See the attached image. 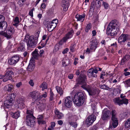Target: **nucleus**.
Here are the masks:
<instances>
[{
    "mask_svg": "<svg viewBox=\"0 0 130 130\" xmlns=\"http://www.w3.org/2000/svg\"><path fill=\"white\" fill-rule=\"evenodd\" d=\"M5 17L2 15H0V23L5 21Z\"/></svg>",
    "mask_w": 130,
    "mask_h": 130,
    "instance_id": "09e8293b",
    "label": "nucleus"
},
{
    "mask_svg": "<svg viewBox=\"0 0 130 130\" xmlns=\"http://www.w3.org/2000/svg\"><path fill=\"white\" fill-rule=\"evenodd\" d=\"M69 6V1L68 0H63L62 2V6L64 11H67Z\"/></svg>",
    "mask_w": 130,
    "mask_h": 130,
    "instance_id": "6ab92c4d",
    "label": "nucleus"
},
{
    "mask_svg": "<svg viewBox=\"0 0 130 130\" xmlns=\"http://www.w3.org/2000/svg\"><path fill=\"white\" fill-rule=\"evenodd\" d=\"M130 39V36L127 34H122L118 39L119 43L124 42L126 40Z\"/></svg>",
    "mask_w": 130,
    "mask_h": 130,
    "instance_id": "2eb2a0df",
    "label": "nucleus"
},
{
    "mask_svg": "<svg viewBox=\"0 0 130 130\" xmlns=\"http://www.w3.org/2000/svg\"><path fill=\"white\" fill-rule=\"evenodd\" d=\"M40 93L39 91H35L29 93V96L34 99L35 101H39L41 100Z\"/></svg>",
    "mask_w": 130,
    "mask_h": 130,
    "instance_id": "6e6552de",
    "label": "nucleus"
},
{
    "mask_svg": "<svg viewBox=\"0 0 130 130\" xmlns=\"http://www.w3.org/2000/svg\"><path fill=\"white\" fill-rule=\"evenodd\" d=\"M15 96L14 93L9 94L7 96V99L4 103V105L7 108L11 107L14 102V100Z\"/></svg>",
    "mask_w": 130,
    "mask_h": 130,
    "instance_id": "39448f33",
    "label": "nucleus"
},
{
    "mask_svg": "<svg viewBox=\"0 0 130 130\" xmlns=\"http://www.w3.org/2000/svg\"><path fill=\"white\" fill-rule=\"evenodd\" d=\"M96 7L97 8H99L100 7L101 5V2L99 0H96L95 2Z\"/></svg>",
    "mask_w": 130,
    "mask_h": 130,
    "instance_id": "37998d69",
    "label": "nucleus"
},
{
    "mask_svg": "<svg viewBox=\"0 0 130 130\" xmlns=\"http://www.w3.org/2000/svg\"><path fill=\"white\" fill-rule=\"evenodd\" d=\"M92 69H90L88 70L87 72V75L89 78H91L92 77H96L97 76L96 74H94L92 71Z\"/></svg>",
    "mask_w": 130,
    "mask_h": 130,
    "instance_id": "393cba45",
    "label": "nucleus"
},
{
    "mask_svg": "<svg viewBox=\"0 0 130 130\" xmlns=\"http://www.w3.org/2000/svg\"><path fill=\"white\" fill-rule=\"evenodd\" d=\"M70 63L69 60L68 58H64L62 60V62L63 66L66 67Z\"/></svg>",
    "mask_w": 130,
    "mask_h": 130,
    "instance_id": "cd10ccee",
    "label": "nucleus"
},
{
    "mask_svg": "<svg viewBox=\"0 0 130 130\" xmlns=\"http://www.w3.org/2000/svg\"><path fill=\"white\" fill-rule=\"evenodd\" d=\"M120 26V23L117 20H114L111 21L107 26V33L111 36L116 35Z\"/></svg>",
    "mask_w": 130,
    "mask_h": 130,
    "instance_id": "f257e3e1",
    "label": "nucleus"
},
{
    "mask_svg": "<svg viewBox=\"0 0 130 130\" xmlns=\"http://www.w3.org/2000/svg\"><path fill=\"white\" fill-rule=\"evenodd\" d=\"M43 116L42 115H39L37 118V119L38 120H42L43 119Z\"/></svg>",
    "mask_w": 130,
    "mask_h": 130,
    "instance_id": "338daca9",
    "label": "nucleus"
},
{
    "mask_svg": "<svg viewBox=\"0 0 130 130\" xmlns=\"http://www.w3.org/2000/svg\"><path fill=\"white\" fill-rule=\"evenodd\" d=\"M18 3L20 6H22L24 5V3L22 2L20 0H19Z\"/></svg>",
    "mask_w": 130,
    "mask_h": 130,
    "instance_id": "e2e57ef3",
    "label": "nucleus"
},
{
    "mask_svg": "<svg viewBox=\"0 0 130 130\" xmlns=\"http://www.w3.org/2000/svg\"><path fill=\"white\" fill-rule=\"evenodd\" d=\"M4 77L3 79V81L4 82H6L8 80L12 79L10 76H9L8 75H6V74L4 75Z\"/></svg>",
    "mask_w": 130,
    "mask_h": 130,
    "instance_id": "58836bf2",
    "label": "nucleus"
},
{
    "mask_svg": "<svg viewBox=\"0 0 130 130\" xmlns=\"http://www.w3.org/2000/svg\"><path fill=\"white\" fill-rule=\"evenodd\" d=\"M4 77L3 79V81L4 82H6L8 80L12 79L10 76H9L8 75H6V74L4 75Z\"/></svg>",
    "mask_w": 130,
    "mask_h": 130,
    "instance_id": "4c0bfd02",
    "label": "nucleus"
},
{
    "mask_svg": "<svg viewBox=\"0 0 130 130\" xmlns=\"http://www.w3.org/2000/svg\"><path fill=\"white\" fill-rule=\"evenodd\" d=\"M98 43L96 39H93L90 42V49L94 51L98 47Z\"/></svg>",
    "mask_w": 130,
    "mask_h": 130,
    "instance_id": "dca6fc26",
    "label": "nucleus"
},
{
    "mask_svg": "<svg viewBox=\"0 0 130 130\" xmlns=\"http://www.w3.org/2000/svg\"><path fill=\"white\" fill-rule=\"evenodd\" d=\"M7 86L8 87L7 91L9 92L11 91L13 89V86L11 84H9L7 85Z\"/></svg>",
    "mask_w": 130,
    "mask_h": 130,
    "instance_id": "79ce46f5",
    "label": "nucleus"
},
{
    "mask_svg": "<svg viewBox=\"0 0 130 130\" xmlns=\"http://www.w3.org/2000/svg\"><path fill=\"white\" fill-rule=\"evenodd\" d=\"M85 14L84 13L82 15L77 14L76 16V18L77 19V21L83 22L85 18Z\"/></svg>",
    "mask_w": 130,
    "mask_h": 130,
    "instance_id": "4be33fe9",
    "label": "nucleus"
},
{
    "mask_svg": "<svg viewBox=\"0 0 130 130\" xmlns=\"http://www.w3.org/2000/svg\"><path fill=\"white\" fill-rule=\"evenodd\" d=\"M91 23H89L87 24L85 28V31L87 32H88L89 30L91 28Z\"/></svg>",
    "mask_w": 130,
    "mask_h": 130,
    "instance_id": "a18cd8bd",
    "label": "nucleus"
},
{
    "mask_svg": "<svg viewBox=\"0 0 130 130\" xmlns=\"http://www.w3.org/2000/svg\"><path fill=\"white\" fill-rule=\"evenodd\" d=\"M33 60L31 59L30 60L29 63L27 68V70L29 71H32L35 67V65L34 63Z\"/></svg>",
    "mask_w": 130,
    "mask_h": 130,
    "instance_id": "aec40b11",
    "label": "nucleus"
},
{
    "mask_svg": "<svg viewBox=\"0 0 130 130\" xmlns=\"http://www.w3.org/2000/svg\"><path fill=\"white\" fill-rule=\"evenodd\" d=\"M57 58H54L52 60V63L53 64H55L56 63H57Z\"/></svg>",
    "mask_w": 130,
    "mask_h": 130,
    "instance_id": "603ef678",
    "label": "nucleus"
},
{
    "mask_svg": "<svg viewBox=\"0 0 130 130\" xmlns=\"http://www.w3.org/2000/svg\"><path fill=\"white\" fill-rule=\"evenodd\" d=\"M111 119L112 121V125H110L109 128L112 129L116 127L118 124V123L117 118H112Z\"/></svg>",
    "mask_w": 130,
    "mask_h": 130,
    "instance_id": "a211bd4d",
    "label": "nucleus"
},
{
    "mask_svg": "<svg viewBox=\"0 0 130 130\" xmlns=\"http://www.w3.org/2000/svg\"><path fill=\"white\" fill-rule=\"evenodd\" d=\"M19 56L17 55L14 56L8 60V62L10 65H14L19 61Z\"/></svg>",
    "mask_w": 130,
    "mask_h": 130,
    "instance_id": "ddd939ff",
    "label": "nucleus"
},
{
    "mask_svg": "<svg viewBox=\"0 0 130 130\" xmlns=\"http://www.w3.org/2000/svg\"><path fill=\"white\" fill-rule=\"evenodd\" d=\"M20 22L19 21V17H16L13 20L12 22V25L16 27L18 26Z\"/></svg>",
    "mask_w": 130,
    "mask_h": 130,
    "instance_id": "bb28decb",
    "label": "nucleus"
},
{
    "mask_svg": "<svg viewBox=\"0 0 130 130\" xmlns=\"http://www.w3.org/2000/svg\"><path fill=\"white\" fill-rule=\"evenodd\" d=\"M57 22L58 20L57 19H54L51 21L50 31H52L56 27Z\"/></svg>",
    "mask_w": 130,
    "mask_h": 130,
    "instance_id": "5701e85b",
    "label": "nucleus"
},
{
    "mask_svg": "<svg viewBox=\"0 0 130 130\" xmlns=\"http://www.w3.org/2000/svg\"><path fill=\"white\" fill-rule=\"evenodd\" d=\"M59 49V48L58 45H56L54 48V52H56L58 51Z\"/></svg>",
    "mask_w": 130,
    "mask_h": 130,
    "instance_id": "13d9d810",
    "label": "nucleus"
},
{
    "mask_svg": "<svg viewBox=\"0 0 130 130\" xmlns=\"http://www.w3.org/2000/svg\"><path fill=\"white\" fill-rule=\"evenodd\" d=\"M73 101L77 106L82 105L84 102V95L83 93L81 92L76 93L74 97Z\"/></svg>",
    "mask_w": 130,
    "mask_h": 130,
    "instance_id": "20e7f679",
    "label": "nucleus"
},
{
    "mask_svg": "<svg viewBox=\"0 0 130 130\" xmlns=\"http://www.w3.org/2000/svg\"><path fill=\"white\" fill-rule=\"evenodd\" d=\"M45 23V26L47 27L48 30H50V25L51 24V21H47Z\"/></svg>",
    "mask_w": 130,
    "mask_h": 130,
    "instance_id": "a19ab883",
    "label": "nucleus"
},
{
    "mask_svg": "<svg viewBox=\"0 0 130 130\" xmlns=\"http://www.w3.org/2000/svg\"><path fill=\"white\" fill-rule=\"evenodd\" d=\"M130 59V56L129 55L126 54L124 56L122 59L121 63V65L123 64L126 61H127Z\"/></svg>",
    "mask_w": 130,
    "mask_h": 130,
    "instance_id": "b1692460",
    "label": "nucleus"
},
{
    "mask_svg": "<svg viewBox=\"0 0 130 130\" xmlns=\"http://www.w3.org/2000/svg\"><path fill=\"white\" fill-rule=\"evenodd\" d=\"M86 76L85 75H81L79 78L76 79V81L78 84L82 85L81 87L84 89L86 90L90 95H95L96 93V91L99 92V90L98 89L87 88L86 82Z\"/></svg>",
    "mask_w": 130,
    "mask_h": 130,
    "instance_id": "f03ea898",
    "label": "nucleus"
},
{
    "mask_svg": "<svg viewBox=\"0 0 130 130\" xmlns=\"http://www.w3.org/2000/svg\"><path fill=\"white\" fill-rule=\"evenodd\" d=\"M111 117V111L109 110H104L102 112L101 118L103 121H107Z\"/></svg>",
    "mask_w": 130,
    "mask_h": 130,
    "instance_id": "0eeeda50",
    "label": "nucleus"
},
{
    "mask_svg": "<svg viewBox=\"0 0 130 130\" xmlns=\"http://www.w3.org/2000/svg\"><path fill=\"white\" fill-rule=\"evenodd\" d=\"M65 106L68 108L71 107L72 104V96H70L66 97L64 99Z\"/></svg>",
    "mask_w": 130,
    "mask_h": 130,
    "instance_id": "f8f14e48",
    "label": "nucleus"
},
{
    "mask_svg": "<svg viewBox=\"0 0 130 130\" xmlns=\"http://www.w3.org/2000/svg\"><path fill=\"white\" fill-rule=\"evenodd\" d=\"M24 103H23L19 104H18L19 107H20L21 109L24 108L25 107V105Z\"/></svg>",
    "mask_w": 130,
    "mask_h": 130,
    "instance_id": "864d4df0",
    "label": "nucleus"
},
{
    "mask_svg": "<svg viewBox=\"0 0 130 130\" xmlns=\"http://www.w3.org/2000/svg\"><path fill=\"white\" fill-rule=\"evenodd\" d=\"M39 32H37L34 36L30 37L28 35L25 36L24 40L26 41L28 47H34L37 44Z\"/></svg>",
    "mask_w": 130,
    "mask_h": 130,
    "instance_id": "7ed1b4c3",
    "label": "nucleus"
},
{
    "mask_svg": "<svg viewBox=\"0 0 130 130\" xmlns=\"http://www.w3.org/2000/svg\"><path fill=\"white\" fill-rule=\"evenodd\" d=\"M7 26L6 22L5 21L0 23V34H2L6 29Z\"/></svg>",
    "mask_w": 130,
    "mask_h": 130,
    "instance_id": "f3484780",
    "label": "nucleus"
},
{
    "mask_svg": "<svg viewBox=\"0 0 130 130\" xmlns=\"http://www.w3.org/2000/svg\"><path fill=\"white\" fill-rule=\"evenodd\" d=\"M38 122L39 124H44L45 123V122L43 120H38Z\"/></svg>",
    "mask_w": 130,
    "mask_h": 130,
    "instance_id": "3c124183",
    "label": "nucleus"
},
{
    "mask_svg": "<svg viewBox=\"0 0 130 130\" xmlns=\"http://www.w3.org/2000/svg\"><path fill=\"white\" fill-rule=\"evenodd\" d=\"M96 120L95 116L92 114L89 116L86 120V124L89 126L91 125Z\"/></svg>",
    "mask_w": 130,
    "mask_h": 130,
    "instance_id": "4468645a",
    "label": "nucleus"
},
{
    "mask_svg": "<svg viewBox=\"0 0 130 130\" xmlns=\"http://www.w3.org/2000/svg\"><path fill=\"white\" fill-rule=\"evenodd\" d=\"M57 122L58 124L60 125H62L63 124V122L61 120H58Z\"/></svg>",
    "mask_w": 130,
    "mask_h": 130,
    "instance_id": "69168bd1",
    "label": "nucleus"
},
{
    "mask_svg": "<svg viewBox=\"0 0 130 130\" xmlns=\"http://www.w3.org/2000/svg\"><path fill=\"white\" fill-rule=\"evenodd\" d=\"M95 3L94 1H93L91 2L89 11V13H92V12L94 11V9L96 7Z\"/></svg>",
    "mask_w": 130,
    "mask_h": 130,
    "instance_id": "c85d7f7f",
    "label": "nucleus"
},
{
    "mask_svg": "<svg viewBox=\"0 0 130 130\" xmlns=\"http://www.w3.org/2000/svg\"><path fill=\"white\" fill-rule=\"evenodd\" d=\"M74 31L73 30H71L68 32L63 37L62 39L58 43L59 45H62L64 42H66L67 40L71 38L73 35Z\"/></svg>",
    "mask_w": 130,
    "mask_h": 130,
    "instance_id": "423d86ee",
    "label": "nucleus"
},
{
    "mask_svg": "<svg viewBox=\"0 0 130 130\" xmlns=\"http://www.w3.org/2000/svg\"><path fill=\"white\" fill-rule=\"evenodd\" d=\"M69 123L70 125L75 128L77 126V124L76 122L69 121Z\"/></svg>",
    "mask_w": 130,
    "mask_h": 130,
    "instance_id": "c03bdc74",
    "label": "nucleus"
},
{
    "mask_svg": "<svg viewBox=\"0 0 130 130\" xmlns=\"http://www.w3.org/2000/svg\"><path fill=\"white\" fill-rule=\"evenodd\" d=\"M111 118H117V112L114 109H112L111 111Z\"/></svg>",
    "mask_w": 130,
    "mask_h": 130,
    "instance_id": "7c9ffc66",
    "label": "nucleus"
},
{
    "mask_svg": "<svg viewBox=\"0 0 130 130\" xmlns=\"http://www.w3.org/2000/svg\"><path fill=\"white\" fill-rule=\"evenodd\" d=\"M54 112L57 117L58 119H62L63 117V114L57 109L56 108L54 111Z\"/></svg>",
    "mask_w": 130,
    "mask_h": 130,
    "instance_id": "412c9836",
    "label": "nucleus"
},
{
    "mask_svg": "<svg viewBox=\"0 0 130 130\" xmlns=\"http://www.w3.org/2000/svg\"><path fill=\"white\" fill-rule=\"evenodd\" d=\"M56 89L57 92L60 95H62L63 94V91L62 88L60 87L57 86L56 87Z\"/></svg>",
    "mask_w": 130,
    "mask_h": 130,
    "instance_id": "2f4dec72",
    "label": "nucleus"
},
{
    "mask_svg": "<svg viewBox=\"0 0 130 130\" xmlns=\"http://www.w3.org/2000/svg\"><path fill=\"white\" fill-rule=\"evenodd\" d=\"M14 32V28L12 27H9L6 32H4L3 33L5 37L8 39H10L12 37V35Z\"/></svg>",
    "mask_w": 130,
    "mask_h": 130,
    "instance_id": "9d476101",
    "label": "nucleus"
},
{
    "mask_svg": "<svg viewBox=\"0 0 130 130\" xmlns=\"http://www.w3.org/2000/svg\"><path fill=\"white\" fill-rule=\"evenodd\" d=\"M40 87L42 88V90L43 91L44 89H46L47 88V85L46 83L45 82L42 83L40 86Z\"/></svg>",
    "mask_w": 130,
    "mask_h": 130,
    "instance_id": "f704fd0d",
    "label": "nucleus"
},
{
    "mask_svg": "<svg viewBox=\"0 0 130 130\" xmlns=\"http://www.w3.org/2000/svg\"><path fill=\"white\" fill-rule=\"evenodd\" d=\"M126 113L125 112H123L120 114L122 118H124L126 117Z\"/></svg>",
    "mask_w": 130,
    "mask_h": 130,
    "instance_id": "6e6d98bb",
    "label": "nucleus"
},
{
    "mask_svg": "<svg viewBox=\"0 0 130 130\" xmlns=\"http://www.w3.org/2000/svg\"><path fill=\"white\" fill-rule=\"evenodd\" d=\"M45 107V106H44V104H40L39 106V108L41 109H44Z\"/></svg>",
    "mask_w": 130,
    "mask_h": 130,
    "instance_id": "5fc2aeb1",
    "label": "nucleus"
},
{
    "mask_svg": "<svg viewBox=\"0 0 130 130\" xmlns=\"http://www.w3.org/2000/svg\"><path fill=\"white\" fill-rule=\"evenodd\" d=\"M69 49L68 48H66L64 49L63 51H62V53L63 54H65L67 53Z\"/></svg>",
    "mask_w": 130,
    "mask_h": 130,
    "instance_id": "bf43d9fd",
    "label": "nucleus"
},
{
    "mask_svg": "<svg viewBox=\"0 0 130 130\" xmlns=\"http://www.w3.org/2000/svg\"><path fill=\"white\" fill-rule=\"evenodd\" d=\"M76 46L75 44H72L70 46V51L72 52H74V48Z\"/></svg>",
    "mask_w": 130,
    "mask_h": 130,
    "instance_id": "49530a36",
    "label": "nucleus"
},
{
    "mask_svg": "<svg viewBox=\"0 0 130 130\" xmlns=\"http://www.w3.org/2000/svg\"><path fill=\"white\" fill-rule=\"evenodd\" d=\"M113 101L116 105H120L123 104H127L128 103V100L126 99L121 100L119 98H118L114 99Z\"/></svg>",
    "mask_w": 130,
    "mask_h": 130,
    "instance_id": "9b49d317",
    "label": "nucleus"
},
{
    "mask_svg": "<svg viewBox=\"0 0 130 130\" xmlns=\"http://www.w3.org/2000/svg\"><path fill=\"white\" fill-rule=\"evenodd\" d=\"M124 74L125 76H127L130 75V72H126L124 73Z\"/></svg>",
    "mask_w": 130,
    "mask_h": 130,
    "instance_id": "774afa93",
    "label": "nucleus"
},
{
    "mask_svg": "<svg viewBox=\"0 0 130 130\" xmlns=\"http://www.w3.org/2000/svg\"><path fill=\"white\" fill-rule=\"evenodd\" d=\"M26 122L27 125L31 127H33L35 125V118L34 116L32 115L26 116Z\"/></svg>",
    "mask_w": 130,
    "mask_h": 130,
    "instance_id": "1a4fd4ad",
    "label": "nucleus"
},
{
    "mask_svg": "<svg viewBox=\"0 0 130 130\" xmlns=\"http://www.w3.org/2000/svg\"><path fill=\"white\" fill-rule=\"evenodd\" d=\"M103 5L105 9H107L108 8V4L105 2H103Z\"/></svg>",
    "mask_w": 130,
    "mask_h": 130,
    "instance_id": "4d7b16f0",
    "label": "nucleus"
},
{
    "mask_svg": "<svg viewBox=\"0 0 130 130\" xmlns=\"http://www.w3.org/2000/svg\"><path fill=\"white\" fill-rule=\"evenodd\" d=\"M100 88L102 89H107L108 88V87L105 84H103L102 85H100Z\"/></svg>",
    "mask_w": 130,
    "mask_h": 130,
    "instance_id": "8fccbe9b",
    "label": "nucleus"
},
{
    "mask_svg": "<svg viewBox=\"0 0 130 130\" xmlns=\"http://www.w3.org/2000/svg\"><path fill=\"white\" fill-rule=\"evenodd\" d=\"M13 74V73L11 70V68H8L7 69L6 71V75H8L9 76H10L12 78V75Z\"/></svg>",
    "mask_w": 130,
    "mask_h": 130,
    "instance_id": "c756f323",
    "label": "nucleus"
},
{
    "mask_svg": "<svg viewBox=\"0 0 130 130\" xmlns=\"http://www.w3.org/2000/svg\"><path fill=\"white\" fill-rule=\"evenodd\" d=\"M54 94L53 92L51 91H50V101H52L54 99L53 96Z\"/></svg>",
    "mask_w": 130,
    "mask_h": 130,
    "instance_id": "de8ad7c7",
    "label": "nucleus"
},
{
    "mask_svg": "<svg viewBox=\"0 0 130 130\" xmlns=\"http://www.w3.org/2000/svg\"><path fill=\"white\" fill-rule=\"evenodd\" d=\"M55 122H52L51 123V126L50 127L52 128H54V127L55 126Z\"/></svg>",
    "mask_w": 130,
    "mask_h": 130,
    "instance_id": "680f3d73",
    "label": "nucleus"
},
{
    "mask_svg": "<svg viewBox=\"0 0 130 130\" xmlns=\"http://www.w3.org/2000/svg\"><path fill=\"white\" fill-rule=\"evenodd\" d=\"M26 113L28 115L27 116H29L32 115V116H33V112L32 111V110L31 109L30 110H28V109L26 112Z\"/></svg>",
    "mask_w": 130,
    "mask_h": 130,
    "instance_id": "ea45409f",
    "label": "nucleus"
},
{
    "mask_svg": "<svg viewBox=\"0 0 130 130\" xmlns=\"http://www.w3.org/2000/svg\"><path fill=\"white\" fill-rule=\"evenodd\" d=\"M17 49L18 51H24L25 50L24 44H21V43L20 44L18 47Z\"/></svg>",
    "mask_w": 130,
    "mask_h": 130,
    "instance_id": "473e14b6",
    "label": "nucleus"
},
{
    "mask_svg": "<svg viewBox=\"0 0 130 130\" xmlns=\"http://www.w3.org/2000/svg\"><path fill=\"white\" fill-rule=\"evenodd\" d=\"M12 116V117L15 119H17L20 116V113L19 111H18L15 113L12 112L11 113Z\"/></svg>",
    "mask_w": 130,
    "mask_h": 130,
    "instance_id": "72a5a7b5",
    "label": "nucleus"
},
{
    "mask_svg": "<svg viewBox=\"0 0 130 130\" xmlns=\"http://www.w3.org/2000/svg\"><path fill=\"white\" fill-rule=\"evenodd\" d=\"M29 84L32 86H33L34 85V83L33 82V81L32 80H31L29 82Z\"/></svg>",
    "mask_w": 130,
    "mask_h": 130,
    "instance_id": "0e129e2a",
    "label": "nucleus"
},
{
    "mask_svg": "<svg viewBox=\"0 0 130 130\" xmlns=\"http://www.w3.org/2000/svg\"><path fill=\"white\" fill-rule=\"evenodd\" d=\"M47 96V95L46 94V93L45 92V93L41 95V99L43 98V97L44 98H46Z\"/></svg>",
    "mask_w": 130,
    "mask_h": 130,
    "instance_id": "052dcab7",
    "label": "nucleus"
},
{
    "mask_svg": "<svg viewBox=\"0 0 130 130\" xmlns=\"http://www.w3.org/2000/svg\"><path fill=\"white\" fill-rule=\"evenodd\" d=\"M17 103L19 104H20L24 103V98L23 97H22L19 98L17 100Z\"/></svg>",
    "mask_w": 130,
    "mask_h": 130,
    "instance_id": "e433bc0d",
    "label": "nucleus"
},
{
    "mask_svg": "<svg viewBox=\"0 0 130 130\" xmlns=\"http://www.w3.org/2000/svg\"><path fill=\"white\" fill-rule=\"evenodd\" d=\"M125 126L126 128L130 127V118L128 119L125 122Z\"/></svg>",
    "mask_w": 130,
    "mask_h": 130,
    "instance_id": "c9c22d12",
    "label": "nucleus"
},
{
    "mask_svg": "<svg viewBox=\"0 0 130 130\" xmlns=\"http://www.w3.org/2000/svg\"><path fill=\"white\" fill-rule=\"evenodd\" d=\"M38 50L36 49L32 52V57L31 59L32 60H33L34 61V59H37L39 55V54L38 53Z\"/></svg>",
    "mask_w": 130,
    "mask_h": 130,
    "instance_id": "a878e982",
    "label": "nucleus"
}]
</instances>
